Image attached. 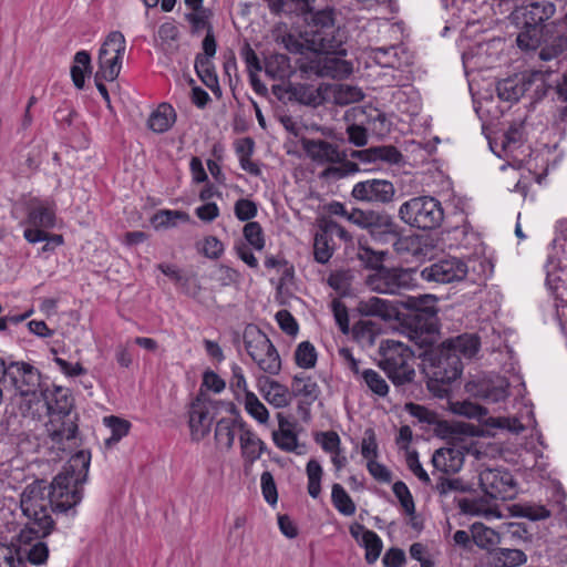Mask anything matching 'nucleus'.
Returning a JSON list of instances; mask_svg holds the SVG:
<instances>
[{"label": "nucleus", "mask_w": 567, "mask_h": 567, "mask_svg": "<svg viewBox=\"0 0 567 567\" xmlns=\"http://www.w3.org/2000/svg\"><path fill=\"white\" fill-rule=\"evenodd\" d=\"M90 462V452L79 451L71 456L51 484L34 481L24 488L20 507L29 519L28 527H32L41 536H48L54 527L51 513L74 512L83 497V484L87 480Z\"/></svg>", "instance_id": "nucleus-1"}, {"label": "nucleus", "mask_w": 567, "mask_h": 567, "mask_svg": "<svg viewBox=\"0 0 567 567\" xmlns=\"http://www.w3.org/2000/svg\"><path fill=\"white\" fill-rule=\"evenodd\" d=\"M556 6L551 0H534L516 8L512 21L520 28L516 38L517 47L524 51H533L545 41L547 22L554 17Z\"/></svg>", "instance_id": "nucleus-2"}, {"label": "nucleus", "mask_w": 567, "mask_h": 567, "mask_svg": "<svg viewBox=\"0 0 567 567\" xmlns=\"http://www.w3.org/2000/svg\"><path fill=\"white\" fill-rule=\"evenodd\" d=\"M402 305L411 311L405 319L410 339L421 348L431 346L439 329L436 298L431 295L409 297Z\"/></svg>", "instance_id": "nucleus-3"}, {"label": "nucleus", "mask_w": 567, "mask_h": 567, "mask_svg": "<svg viewBox=\"0 0 567 567\" xmlns=\"http://www.w3.org/2000/svg\"><path fill=\"white\" fill-rule=\"evenodd\" d=\"M462 370L458 355L443 344L423 353V371L427 378V388L439 396L447 392V386L461 377Z\"/></svg>", "instance_id": "nucleus-4"}, {"label": "nucleus", "mask_w": 567, "mask_h": 567, "mask_svg": "<svg viewBox=\"0 0 567 567\" xmlns=\"http://www.w3.org/2000/svg\"><path fill=\"white\" fill-rule=\"evenodd\" d=\"M394 386L411 384L415 379V355L405 344L386 340L381 346V358L378 363Z\"/></svg>", "instance_id": "nucleus-5"}, {"label": "nucleus", "mask_w": 567, "mask_h": 567, "mask_svg": "<svg viewBox=\"0 0 567 567\" xmlns=\"http://www.w3.org/2000/svg\"><path fill=\"white\" fill-rule=\"evenodd\" d=\"M349 218L350 223L367 230L377 240L388 241L391 238H398L394 243L396 251H402L406 248L410 238H399L401 227L393 216L384 209L352 208V214Z\"/></svg>", "instance_id": "nucleus-6"}, {"label": "nucleus", "mask_w": 567, "mask_h": 567, "mask_svg": "<svg viewBox=\"0 0 567 567\" xmlns=\"http://www.w3.org/2000/svg\"><path fill=\"white\" fill-rule=\"evenodd\" d=\"M400 220L416 229L432 230L441 226L444 210L440 200L432 196H415L402 203L398 209Z\"/></svg>", "instance_id": "nucleus-7"}, {"label": "nucleus", "mask_w": 567, "mask_h": 567, "mask_svg": "<svg viewBox=\"0 0 567 567\" xmlns=\"http://www.w3.org/2000/svg\"><path fill=\"white\" fill-rule=\"evenodd\" d=\"M245 350L258 368L269 375H277L281 370V359L268 336L257 326H246L243 333Z\"/></svg>", "instance_id": "nucleus-8"}, {"label": "nucleus", "mask_w": 567, "mask_h": 567, "mask_svg": "<svg viewBox=\"0 0 567 567\" xmlns=\"http://www.w3.org/2000/svg\"><path fill=\"white\" fill-rule=\"evenodd\" d=\"M311 48L316 54L301 65L302 71L331 79H343L352 73V64L342 58L346 55L342 45L334 51Z\"/></svg>", "instance_id": "nucleus-9"}, {"label": "nucleus", "mask_w": 567, "mask_h": 567, "mask_svg": "<svg viewBox=\"0 0 567 567\" xmlns=\"http://www.w3.org/2000/svg\"><path fill=\"white\" fill-rule=\"evenodd\" d=\"M415 269L388 268L382 266L365 279L367 286L378 293L395 295L414 287Z\"/></svg>", "instance_id": "nucleus-10"}, {"label": "nucleus", "mask_w": 567, "mask_h": 567, "mask_svg": "<svg viewBox=\"0 0 567 567\" xmlns=\"http://www.w3.org/2000/svg\"><path fill=\"white\" fill-rule=\"evenodd\" d=\"M125 51V39L120 31L111 32L99 50V70L105 81H114L121 71V59Z\"/></svg>", "instance_id": "nucleus-11"}, {"label": "nucleus", "mask_w": 567, "mask_h": 567, "mask_svg": "<svg viewBox=\"0 0 567 567\" xmlns=\"http://www.w3.org/2000/svg\"><path fill=\"white\" fill-rule=\"evenodd\" d=\"M311 47L323 51H334L342 45V37L334 28L332 9L317 11L311 17Z\"/></svg>", "instance_id": "nucleus-12"}, {"label": "nucleus", "mask_w": 567, "mask_h": 567, "mask_svg": "<svg viewBox=\"0 0 567 567\" xmlns=\"http://www.w3.org/2000/svg\"><path fill=\"white\" fill-rule=\"evenodd\" d=\"M9 382L21 396L41 392L47 383L41 381L40 371L27 362H11L7 368L4 383Z\"/></svg>", "instance_id": "nucleus-13"}, {"label": "nucleus", "mask_w": 567, "mask_h": 567, "mask_svg": "<svg viewBox=\"0 0 567 567\" xmlns=\"http://www.w3.org/2000/svg\"><path fill=\"white\" fill-rule=\"evenodd\" d=\"M396 189L391 181L371 178L354 184L351 197L372 205H389L394 200Z\"/></svg>", "instance_id": "nucleus-14"}, {"label": "nucleus", "mask_w": 567, "mask_h": 567, "mask_svg": "<svg viewBox=\"0 0 567 567\" xmlns=\"http://www.w3.org/2000/svg\"><path fill=\"white\" fill-rule=\"evenodd\" d=\"M45 536H41L32 527L22 529L18 537V544H14L17 564L23 565L30 563L32 565L44 564L49 556V548L42 540Z\"/></svg>", "instance_id": "nucleus-15"}, {"label": "nucleus", "mask_w": 567, "mask_h": 567, "mask_svg": "<svg viewBox=\"0 0 567 567\" xmlns=\"http://www.w3.org/2000/svg\"><path fill=\"white\" fill-rule=\"evenodd\" d=\"M467 271V265L462 259L449 257L424 267L420 276L427 282L450 284L463 280Z\"/></svg>", "instance_id": "nucleus-16"}, {"label": "nucleus", "mask_w": 567, "mask_h": 567, "mask_svg": "<svg viewBox=\"0 0 567 567\" xmlns=\"http://www.w3.org/2000/svg\"><path fill=\"white\" fill-rule=\"evenodd\" d=\"M480 486L482 491L495 499L512 497L514 489L513 475L501 468H485L480 473Z\"/></svg>", "instance_id": "nucleus-17"}, {"label": "nucleus", "mask_w": 567, "mask_h": 567, "mask_svg": "<svg viewBox=\"0 0 567 567\" xmlns=\"http://www.w3.org/2000/svg\"><path fill=\"white\" fill-rule=\"evenodd\" d=\"M76 413L51 415L48 423V432L54 444L61 450L71 449L75 445L78 424Z\"/></svg>", "instance_id": "nucleus-18"}, {"label": "nucleus", "mask_w": 567, "mask_h": 567, "mask_svg": "<svg viewBox=\"0 0 567 567\" xmlns=\"http://www.w3.org/2000/svg\"><path fill=\"white\" fill-rule=\"evenodd\" d=\"M301 143L306 155L318 165H334L348 157L337 144L326 140L303 138Z\"/></svg>", "instance_id": "nucleus-19"}, {"label": "nucleus", "mask_w": 567, "mask_h": 567, "mask_svg": "<svg viewBox=\"0 0 567 567\" xmlns=\"http://www.w3.org/2000/svg\"><path fill=\"white\" fill-rule=\"evenodd\" d=\"M370 56L382 68L402 69L413 62L412 53L403 44L372 48Z\"/></svg>", "instance_id": "nucleus-20"}, {"label": "nucleus", "mask_w": 567, "mask_h": 567, "mask_svg": "<svg viewBox=\"0 0 567 567\" xmlns=\"http://www.w3.org/2000/svg\"><path fill=\"white\" fill-rule=\"evenodd\" d=\"M40 396L44 401L49 416L73 413L74 400L69 389L54 384H45L44 388H41Z\"/></svg>", "instance_id": "nucleus-21"}, {"label": "nucleus", "mask_w": 567, "mask_h": 567, "mask_svg": "<svg viewBox=\"0 0 567 567\" xmlns=\"http://www.w3.org/2000/svg\"><path fill=\"white\" fill-rule=\"evenodd\" d=\"M351 158L359 159L364 165L383 162L386 164H399L403 161L402 153L393 145L373 146L360 151H351Z\"/></svg>", "instance_id": "nucleus-22"}, {"label": "nucleus", "mask_w": 567, "mask_h": 567, "mask_svg": "<svg viewBox=\"0 0 567 567\" xmlns=\"http://www.w3.org/2000/svg\"><path fill=\"white\" fill-rule=\"evenodd\" d=\"M213 419L209 416V408L205 400L198 395L190 404L189 409V427L192 437L200 441L210 431Z\"/></svg>", "instance_id": "nucleus-23"}, {"label": "nucleus", "mask_w": 567, "mask_h": 567, "mask_svg": "<svg viewBox=\"0 0 567 567\" xmlns=\"http://www.w3.org/2000/svg\"><path fill=\"white\" fill-rule=\"evenodd\" d=\"M290 392L291 399H301L299 409H303V405L310 406L321 393L318 383L311 377L303 375V373L296 374L292 378Z\"/></svg>", "instance_id": "nucleus-24"}, {"label": "nucleus", "mask_w": 567, "mask_h": 567, "mask_svg": "<svg viewBox=\"0 0 567 567\" xmlns=\"http://www.w3.org/2000/svg\"><path fill=\"white\" fill-rule=\"evenodd\" d=\"M258 383L265 400L272 406L280 409L291 403V392L288 386L267 377L259 379Z\"/></svg>", "instance_id": "nucleus-25"}, {"label": "nucleus", "mask_w": 567, "mask_h": 567, "mask_svg": "<svg viewBox=\"0 0 567 567\" xmlns=\"http://www.w3.org/2000/svg\"><path fill=\"white\" fill-rule=\"evenodd\" d=\"M239 443L241 447V455L245 462L255 463L266 450V444L261 441L255 432L247 427L245 422L239 423Z\"/></svg>", "instance_id": "nucleus-26"}, {"label": "nucleus", "mask_w": 567, "mask_h": 567, "mask_svg": "<svg viewBox=\"0 0 567 567\" xmlns=\"http://www.w3.org/2000/svg\"><path fill=\"white\" fill-rule=\"evenodd\" d=\"M463 453L454 447H441L432 455V464L442 474L458 472L463 466Z\"/></svg>", "instance_id": "nucleus-27"}, {"label": "nucleus", "mask_w": 567, "mask_h": 567, "mask_svg": "<svg viewBox=\"0 0 567 567\" xmlns=\"http://www.w3.org/2000/svg\"><path fill=\"white\" fill-rule=\"evenodd\" d=\"M527 561V555L517 548L497 547L487 556L489 567H519Z\"/></svg>", "instance_id": "nucleus-28"}, {"label": "nucleus", "mask_w": 567, "mask_h": 567, "mask_svg": "<svg viewBox=\"0 0 567 567\" xmlns=\"http://www.w3.org/2000/svg\"><path fill=\"white\" fill-rule=\"evenodd\" d=\"M445 348L465 359L474 358L481 349V339L476 333H463L443 342Z\"/></svg>", "instance_id": "nucleus-29"}, {"label": "nucleus", "mask_w": 567, "mask_h": 567, "mask_svg": "<svg viewBox=\"0 0 567 567\" xmlns=\"http://www.w3.org/2000/svg\"><path fill=\"white\" fill-rule=\"evenodd\" d=\"M358 311L362 316H375L384 320H391L396 315V308L389 300L379 297L360 300Z\"/></svg>", "instance_id": "nucleus-30"}, {"label": "nucleus", "mask_w": 567, "mask_h": 567, "mask_svg": "<svg viewBox=\"0 0 567 567\" xmlns=\"http://www.w3.org/2000/svg\"><path fill=\"white\" fill-rule=\"evenodd\" d=\"M404 410L420 424L434 426L439 432H446L450 425L446 421L439 417L437 413L417 403H406Z\"/></svg>", "instance_id": "nucleus-31"}, {"label": "nucleus", "mask_w": 567, "mask_h": 567, "mask_svg": "<svg viewBox=\"0 0 567 567\" xmlns=\"http://www.w3.org/2000/svg\"><path fill=\"white\" fill-rule=\"evenodd\" d=\"M265 73L272 80H286L293 74L290 59L286 54H270L265 60Z\"/></svg>", "instance_id": "nucleus-32"}, {"label": "nucleus", "mask_w": 567, "mask_h": 567, "mask_svg": "<svg viewBox=\"0 0 567 567\" xmlns=\"http://www.w3.org/2000/svg\"><path fill=\"white\" fill-rule=\"evenodd\" d=\"M465 388L471 395L491 402H498L507 396V392L504 386H493L489 381L486 380L470 381L466 383Z\"/></svg>", "instance_id": "nucleus-33"}, {"label": "nucleus", "mask_w": 567, "mask_h": 567, "mask_svg": "<svg viewBox=\"0 0 567 567\" xmlns=\"http://www.w3.org/2000/svg\"><path fill=\"white\" fill-rule=\"evenodd\" d=\"M176 121V112L172 105L162 103L148 117L147 125L155 133L167 132Z\"/></svg>", "instance_id": "nucleus-34"}, {"label": "nucleus", "mask_w": 567, "mask_h": 567, "mask_svg": "<svg viewBox=\"0 0 567 567\" xmlns=\"http://www.w3.org/2000/svg\"><path fill=\"white\" fill-rule=\"evenodd\" d=\"M289 102H298L309 106L322 104L323 96L320 89L303 83H290Z\"/></svg>", "instance_id": "nucleus-35"}, {"label": "nucleus", "mask_w": 567, "mask_h": 567, "mask_svg": "<svg viewBox=\"0 0 567 567\" xmlns=\"http://www.w3.org/2000/svg\"><path fill=\"white\" fill-rule=\"evenodd\" d=\"M472 539L477 547L487 551V556L491 550L498 547V544H502L498 533L482 523H474L472 525Z\"/></svg>", "instance_id": "nucleus-36"}, {"label": "nucleus", "mask_w": 567, "mask_h": 567, "mask_svg": "<svg viewBox=\"0 0 567 567\" xmlns=\"http://www.w3.org/2000/svg\"><path fill=\"white\" fill-rule=\"evenodd\" d=\"M28 223L33 227L53 228L55 226V212L48 204H37L29 208Z\"/></svg>", "instance_id": "nucleus-37"}, {"label": "nucleus", "mask_w": 567, "mask_h": 567, "mask_svg": "<svg viewBox=\"0 0 567 567\" xmlns=\"http://www.w3.org/2000/svg\"><path fill=\"white\" fill-rule=\"evenodd\" d=\"M497 95L501 100L516 102L524 95L526 84L517 76L507 78L499 81L496 85Z\"/></svg>", "instance_id": "nucleus-38"}, {"label": "nucleus", "mask_w": 567, "mask_h": 567, "mask_svg": "<svg viewBox=\"0 0 567 567\" xmlns=\"http://www.w3.org/2000/svg\"><path fill=\"white\" fill-rule=\"evenodd\" d=\"M92 73L91 56L87 51H79L73 59L71 76L75 87L82 90L85 83V74Z\"/></svg>", "instance_id": "nucleus-39"}, {"label": "nucleus", "mask_w": 567, "mask_h": 567, "mask_svg": "<svg viewBox=\"0 0 567 567\" xmlns=\"http://www.w3.org/2000/svg\"><path fill=\"white\" fill-rule=\"evenodd\" d=\"M278 421L279 431L272 434L275 444L285 452H296L298 447L297 435L291 430L286 429L289 423L281 413H278Z\"/></svg>", "instance_id": "nucleus-40"}, {"label": "nucleus", "mask_w": 567, "mask_h": 567, "mask_svg": "<svg viewBox=\"0 0 567 567\" xmlns=\"http://www.w3.org/2000/svg\"><path fill=\"white\" fill-rule=\"evenodd\" d=\"M241 421L231 419H220L215 427V440L218 444L230 450L235 442L236 427L239 429Z\"/></svg>", "instance_id": "nucleus-41"}, {"label": "nucleus", "mask_w": 567, "mask_h": 567, "mask_svg": "<svg viewBox=\"0 0 567 567\" xmlns=\"http://www.w3.org/2000/svg\"><path fill=\"white\" fill-rule=\"evenodd\" d=\"M362 379L367 389L375 396L385 398L389 394L390 386L385 379L375 370L364 369L359 377Z\"/></svg>", "instance_id": "nucleus-42"}, {"label": "nucleus", "mask_w": 567, "mask_h": 567, "mask_svg": "<svg viewBox=\"0 0 567 567\" xmlns=\"http://www.w3.org/2000/svg\"><path fill=\"white\" fill-rule=\"evenodd\" d=\"M194 66L197 75L207 87L210 90L218 87L217 74L212 61L208 60L207 56H203L200 53H198L195 58Z\"/></svg>", "instance_id": "nucleus-43"}, {"label": "nucleus", "mask_w": 567, "mask_h": 567, "mask_svg": "<svg viewBox=\"0 0 567 567\" xmlns=\"http://www.w3.org/2000/svg\"><path fill=\"white\" fill-rule=\"evenodd\" d=\"M331 237L324 234V228H319L313 240V256L315 260L319 264H327L333 254V248L330 245Z\"/></svg>", "instance_id": "nucleus-44"}, {"label": "nucleus", "mask_w": 567, "mask_h": 567, "mask_svg": "<svg viewBox=\"0 0 567 567\" xmlns=\"http://www.w3.org/2000/svg\"><path fill=\"white\" fill-rule=\"evenodd\" d=\"M339 166L330 165L327 166L319 175L323 179H341L349 175L355 174L361 171L359 164L347 159V157L339 162Z\"/></svg>", "instance_id": "nucleus-45"}, {"label": "nucleus", "mask_w": 567, "mask_h": 567, "mask_svg": "<svg viewBox=\"0 0 567 567\" xmlns=\"http://www.w3.org/2000/svg\"><path fill=\"white\" fill-rule=\"evenodd\" d=\"M331 501L333 506L346 516H352L355 513V504L342 485L336 483L332 485Z\"/></svg>", "instance_id": "nucleus-46"}, {"label": "nucleus", "mask_w": 567, "mask_h": 567, "mask_svg": "<svg viewBox=\"0 0 567 567\" xmlns=\"http://www.w3.org/2000/svg\"><path fill=\"white\" fill-rule=\"evenodd\" d=\"M178 35L179 31L174 22L162 23L157 31L161 48L166 53H173L177 50L176 41Z\"/></svg>", "instance_id": "nucleus-47"}, {"label": "nucleus", "mask_w": 567, "mask_h": 567, "mask_svg": "<svg viewBox=\"0 0 567 567\" xmlns=\"http://www.w3.org/2000/svg\"><path fill=\"white\" fill-rule=\"evenodd\" d=\"M104 422L111 430V436L105 440V445L107 447L118 443L128 434L131 427V423L128 421L111 415L105 417Z\"/></svg>", "instance_id": "nucleus-48"}, {"label": "nucleus", "mask_w": 567, "mask_h": 567, "mask_svg": "<svg viewBox=\"0 0 567 567\" xmlns=\"http://www.w3.org/2000/svg\"><path fill=\"white\" fill-rule=\"evenodd\" d=\"M306 473L308 477V493L312 498H318L321 493L322 466L316 458H311L307 463Z\"/></svg>", "instance_id": "nucleus-49"}, {"label": "nucleus", "mask_w": 567, "mask_h": 567, "mask_svg": "<svg viewBox=\"0 0 567 567\" xmlns=\"http://www.w3.org/2000/svg\"><path fill=\"white\" fill-rule=\"evenodd\" d=\"M361 546L365 549V561L369 565H373L379 559L383 548L381 538L373 530L364 532V536L361 539Z\"/></svg>", "instance_id": "nucleus-50"}, {"label": "nucleus", "mask_w": 567, "mask_h": 567, "mask_svg": "<svg viewBox=\"0 0 567 567\" xmlns=\"http://www.w3.org/2000/svg\"><path fill=\"white\" fill-rule=\"evenodd\" d=\"M450 410L457 415L468 419L483 420L487 415V410L480 404L471 401H455L450 402Z\"/></svg>", "instance_id": "nucleus-51"}, {"label": "nucleus", "mask_w": 567, "mask_h": 567, "mask_svg": "<svg viewBox=\"0 0 567 567\" xmlns=\"http://www.w3.org/2000/svg\"><path fill=\"white\" fill-rule=\"evenodd\" d=\"M244 405L246 412L260 424H266L268 422V410L254 392L246 391Z\"/></svg>", "instance_id": "nucleus-52"}, {"label": "nucleus", "mask_w": 567, "mask_h": 567, "mask_svg": "<svg viewBox=\"0 0 567 567\" xmlns=\"http://www.w3.org/2000/svg\"><path fill=\"white\" fill-rule=\"evenodd\" d=\"M317 350L309 341H302L295 351V361L299 368L311 369L317 363Z\"/></svg>", "instance_id": "nucleus-53"}, {"label": "nucleus", "mask_w": 567, "mask_h": 567, "mask_svg": "<svg viewBox=\"0 0 567 567\" xmlns=\"http://www.w3.org/2000/svg\"><path fill=\"white\" fill-rule=\"evenodd\" d=\"M245 239L256 250H261L265 247L264 230L259 223L248 221L243 229Z\"/></svg>", "instance_id": "nucleus-54"}, {"label": "nucleus", "mask_w": 567, "mask_h": 567, "mask_svg": "<svg viewBox=\"0 0 567 567\" xmlns=\"http://www.w3.org/2000/svg\"><path fill=\"white\" fill-rule=\"evenodd\" d=\"M188 218L186 213L178 210H161L152 218V224L155 228H167L176 225L177 219L186 220Z\"/></svg>", "instance_id": "nucleus-55"}, {"label": "nucleus", "mask_w": 567, "mask_h": 567, "mask_svg": "<svg viewBox=\"0 0 567 567\" xmlns=\"http://www.w3.org/2000/svg\"><path fill=\"white\" fill-rule=\"evenodd\" d=\"M334 97L338 104L347 105L363 100L364 93L357 86L341 84L339 85Z\"/></svg>", "instance_id": "nucleus-56"}, {"label": "nucleus", "mask_w": 567, "mask_h": 567, "mask_svg": "<svg viewBox=\"0 0 567 567\" xmlns=\"http://www.w3.org/2000/svg\"><path fill=\"white\" fill-rule=\"evenodd\" d=\"M383 252L374 251L365 246H360L357 252V257L362 262V265L372 269L373 272L383 266Z\"/></svg>", "instance_id": "nucleus-57"}, {"label": "nucleus", "mask_w": 567, "mask_h": 567, "mask_svg": "<svg viewBox=\"0 0 567 567\" xmlns=\"http://www.w3.org/2000/svg\"><path fill=\"white\" fill-rule=\"evenodd\" d=\"M378 331L377 323L370 320H360L353 327L354 337L364 343L372 344Z\"/></svg>", "instance_id": "nucleus-58"}, {"label": "nucleus", "mask_w": 567, "mask_h": 567, "mask_svg": "<svg viewBox=\"0 0 567 567\" xmlns=\"http://www.w3.org/2000/svg\"><path fill=\"white\" fill-rule=\"evenodd\" d=\"M392 489L394 495L400 501V504L403 507L404 512L408 515H413L415 513V505L412 494L410 493V489L408 488L406 484L402 481L395 482L393 484Z\"/></svg>", "instance_id": "nucleus-59"}, {"label": "nucleus", "mask_w": 567, "mask_h": 567, "mask_svg": "<svg viewBox=\"0 0 567 567\" xmlns=\"http://www.w3.org/2000/svg\"><path fill=\"white\" fill-rule=\"evenodd\" d=\"M234 213L239 220L250 221V219L256 217L258 208L255 202L247 198H240L235 203Z\"/></svg>", "instance_id": "nucleus-60"}, {"label": "nucleus", "mask_w": 567, "mask_h": 567, "mask_svg": "<svg viewBox=\"0 0 567 567\" xmlns=\"http://www.w3.org/2000/svg\"><path fill=\"white\" fill-rule=\"evenodd\" d=\"M213 278L221 286L227 287L240 280V272L226 265H219Z\"/></svg>", "instance_id": "nucleus-61"}, {"label": "nucleus", "mask_w": 567, "mask_h": 567, "mask_svg": "<svg viewBox=\"0 0 567 567\" xmlns=\"http://www.w3.org/2000/svg\"><path fill=\"white\" fill-rule=\"evenodd\" d=\"M318 228H324V234H328L331 238L336 235L346 243L352 240L351 234L343 226L330 218H322L318 224Z\"/></svg>", "instance_id": "nucleus-62"}, {"label": "nucleus", "mask_w": 567, "mask_h": 567, "mask_svg": "<svg viewBox=\"0 0 567 567\" xmlns=\"http://www.w3.org/2000/svg\"><path fill=\"white\" fill-rule=\"evenodd\" d=\"M262 495L267 503L274 505L277 503L278 493L274 476L270 472L266 471L260 477Z\"/></svg>", "instance_id": "nucleus-63"}, {"label": "nucleus", "mask_w": 567, "mask_h": 567, "mask_svg": "<svg viewBox=\"0 0 567 567\" xmlns=\"http://www.w3.org/2000/svg\"><path fill=\"white\" fill-rule=\"evenodd\" d=\"M436 492L440 496L446 497L452 492H465L463 483L458 478H447L441 475L435 485Z\"/></svg>", "instance_id": "nucleus-64"}]
</instances>
